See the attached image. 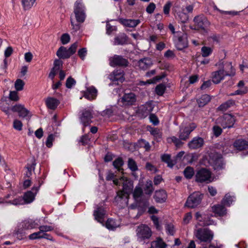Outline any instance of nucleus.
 <instances>
[{
	"instance_id": "4468645a",
	"label": "nucleus",
	"mask_w": 248,
	"mask_h": 248,
	"mask_svg": "<svg viewBox=\"0 0 248 248\" xmlns=\"http://www.w3.org/2000/svg\"><path fill=\"white\" fill-rule=\"evenodd\" d=\"M210 161L215 170H219L223 168L224 163L222 157L220 155L214 154Z\"/></svg>"
},
{
	"instance_id": "a211bd4d",
	"label": "nucleus",
	"mask_w": 248,
	"mask_h": 248,
	"mask_svg": "<svg viewBox=\"0 0 248 248\" xmlns=\"http://www.w3.org/2000/svg\"><path fill=\"white\" fill-rule=\"evenodd\" d=\"M204 143L202 138L199 137L194 138L188 143V146L191 149H196L201 147Z\"/></svg>"
},
{
	"instance_id": "4be33fe9",
	"label": "nucleus",
	"mask_w": 248,
	"mask_h": 248,
	"mask_svg": "<svg viewBox=\"0 0 248 248\" xmlns=\"http://www.w3.org/2000/svg\"><path fill=\"white\" fill-rule=\"evenodd\" d=\"M119 21L124 26L130 28H134L140 22L139 19H127L124 18H120Z\"/></svg>"
},
{
	"instance_id": "f257e3e1",
	"label": "nucleus",
	"mask_w": 248,
	"mask_h": 248,
	"mask_svg": "<svg viewBox=\"0 0 248 248\" xmlns=\"http://www.w3.org/2000/svg\"><path fill=\"white\" fill-rule=\"evenodd\" d=\"M113 183L117 186L122 185L123 190L117 192L115 201L121 208H124L128 204V197L133 189V182L124 176L119 179H114Z\"/></svg>"
},
{
	"instance_id": "aec40b11",
	"label": "nucleus",
	"mask_w": 248,
	"mask_h": 248,
	"mask_svg": "<svg viewBox=\"0 0 248 248\" xmlns=\"http://www.w3.org/2000/svg\"><path fill=\"white\" fill-rule=\"evenodd\" d=\"M97 91L93 86H90L87 88L86 91H85L84 96L88 100H93L95 99L97 96Z\"/></svg>"
},
{
	"instance_id": "c756f323",
	"label": "nucleus",
	"mask_w": 248,
	"mask_h": 248,
	"mask_svg": "<svg viewBox=\"0 0 248 248\" xmlns=\"http://www.w3.org/2000/svg\"><path fill=\"white\" fill-rule=\"evenodd\" d=\"M211 99L210 95L207 94H203L197 99L198 104L200 107H203L211 100Z\"/></svg>"
},
{
	"instance_id": "bf43d9fd",
	"label": "nucleus",
	"mask_w": 248,
	"mask_h": 248,
	"mask_svg": "<svg viewBox=\"0 0 248 248\" xmlns=\"http://www.w3.org/2000/svg\"><path fill=\"white\" fill-rule=\"evenodd\" d=\"M78 55L82 60H84L87 53L86 48L83 47L78 50Z\"/></svg>"
},
{
	"instance_id": "412c9836",
	"label": "nucleus",
	"mask_w": 248,
	"mask_h": 248,
	"mask_svg": "<svg viewBox=\"0 0 248 248\" xmlns=\"http://www.w3.org/2000/svg\"><path fill=\"white\" fill-rule=\"evenodd\" d=\"M233 147L237 150L242 151L248 148V141L242 139H237L233 142Z\"/></svg>"
},
{
	"instance_id": "c03bdc74",
	"label": "nucleus",
	"mask_w": 248,
	"mask_h": 248,
	"mask_svg": "<svg viewBox=\"0 0 248 248\" xmlns=\"http://www.w3.org/2000/svg\"><path fill=\"white\" fill-rule=\"evenodd\" d=\"M213 52V49L210 47L204 46L202 47L201 54L202 57H207L210 55Z\"/></svg>"
},
{
	"instance_id": "3c124183",
	"label": "nucleus",
	"mask_w": 248,
	"mask_h": 248,
	"mask_svg": "<svg viewBox=\"0 0 248 248\" xmlns=\"http://www.w3.org/2000/svg\"><path fill=\"white\" fill-rule=\"evenodd\" d=\"M128 168L132 171L138 170V166L136 162L132 158H129L128 160Z\"/></svg>"
},
{
	"instance_id": "69168bd1",
	"label": "nucleus",
	"mask_w": 248,
	"mask_h": 248,
	"mask_svg": "<svg viewBox=\"0 0 248 248\" xmlns=\"http://www.w3.org/2000/svg\"><path fill=\"white\" fill-rule=\"evenodd\" d=\"M62 61L59 59H56L54 62V66L52 68L57 71H58L60 69L61 67L62 66Z\"/></svg>"
},
{
	"instance_id": "20e7f679",
	"label": "nucleus",
	"mask_w": 248,
	"mask_h": 248,
	"mask_svg": "<svg viewBox=\"0 0 248 248\" xmlns=\"http://www.w3.org/2000/svg\"><path fill=\"white\" fill-rule=\"evenodd\" d=\"M38 224L35 221L31 219L25 220L22 222L18 227L16 232V237L18 239L21 240L25 235V230L36 228Z\"/></svg>"
},
{
	"instance_id": "49530a36",
	"label": "nucleus",
	"mask_w": 248,
	"mask_h": 248,
	"mask_svg": "<svg viewBox=\"0 0 248 248\" xmlns=\"http://www.w3.org/2000/svg\"><path fill=\"white\" fill-rule=\"evenodd\" d=\"M153 191L152 182L151 180H148L146 182L144 192L146 194L150 195Z\"/></svg>"
},
{
	"instance_id": "de8ad7c7",
	"label": "nucleus",
	"mask_w": 248,
	"mask_h": 248,
	"mask_svg": "<svg viewBox=\"0 0 248 248\" xmlns=\"http://www.w3.org/2000/svg\"><path fill=\"white\" fill-rule=\"evenodd\" d=\"M24 9L28 10L33 6L36 0H21Z\"/></svg>"
},
{
	"instance_id": "2f4dec72",
	"label": "nucleus",
	"mask_w": 248,
	"mask_h": 248,
	"mask_svg": "<svg viewBox=\"0 0 248 248\" xmlns=\"http://www.w3.org/2000/svg\"><path fill=\"white\" fill-rule=\"evenodd\" d=\"M119 226V222L112 219H108L106 223V227L110 230H113Z\"/></svg>"
},
{
	"instance_id": "1a4fd4ad",
	"label": "nucleus",
	"mask_w": 248,
	"mask_h": 248,
	"mask_svg": "<svg viewBox=\"0 0 248 248\" xmlns=\"http://www.w3.org/2000/svg\"><path fill=\"white\" fill-rule=\"evenodd\" d=\"M153 108L154 106L152 102H146L139 107L137 114L140 118H144L151 114Z\"/></svg>"
},
{
	"instance_id": "393cba45",
	"label": "nucleus",
	"mask_w": 248,
	"mask_h": 248,
	"mask_svg": "<svg viewBox=\"0 0 248 248\" xmlns=\"http://www.w3.org/2000/svg\"><path fill=\"white\" fill-rule=\"evenodd\" d=\"M109 77L110 79L113 81L122 82L124 80V74L120 70L114 71Z\"/></svg>"
},
{
	"instance_id": "864d4df0",
	"label": "nucleus",
	"mask_w": 248,
	"mask_h": 248,
	"mask_svg": "<svg viewBox=\"0 0 248 248\" xmlns=\"http://www.w3.org/2000/svg\"><path fill=\"white\" fill-rule=\"evenodd\" d=\"M166 90V86L163 84L158 85L155 88V93L158 95H162Z\"/></svg>"
},
{
	"instance_id": "9b49d317",
	"label": "nucleus",
	"mask_w": 248,
	"mask_h": 248,
	"mask_svg": "<svg viewBox=\"0 0 248 248\" xmlns=\"http://www.w3.org/2000/svg\"><path fill=\"white\" fill-rule=\"evenodd\" d=\"M194 22V29L205 30L209 25V22L207 19L203 15H199L195 16L193 19Z\"/></svg>"
},
{
	"instance_id": "c9c22d12",
	"label": "nucleus",
	"mask_w": 248,
	"mask_h": 248,
	"mask_svg": "<svg viewBox=\"0 0 248 248\" xmlns=\"http://www.w3.org/2000/svg\"><path fill=\"white\" fill-rule=\"evenodd\" d=\"M45 234H43L42 232H41L40 230H39V232H34L32 234H31L29 236V239L31 240H34L36 239H40V238H45L48 240H52L51 238L49 237H46Z\"/></svg>"
},
{
	"instance_id": "f8f14e48",
	"label": "nucleus",
	"mask_w": 248,
	"mask_h": 248,
	"mask_svg": "<svg viewBox=\"0 0 248 248\" xmlns=\"http://www.w3.org/2000/svg\"><path fill=\"white\" fill-rule=\"evenodd\" d=\"M109 64L111 66H127L128 64L127 60L122 56L115 55L109 59Z\"/></svg>"
},
{
	"instance_id": "ddd939ff",
	"label": "nucleus",
	"mask_w": 248,
	"mask_h": 248,
	"mask_svg": "<svg viewBox=\"0 0 248 248\" xmlns=\"http://www.w3.org/2000/svg\"><path fill=\"white\" fill-rule=\"evenodd\" d=\"M196 127L197 125L195 124L191 123L188 126L184 128H180L179 138L184 140H186L188 139L190 133L193 131Z\"/></svg>"
},
{
	"instance_id": "f03ea898",
	"label": "nucleus",
	"mask_w": 248,
	"mask_h": 248,
	"mask_svg": "<svg viewBox=\"0 0 248 248\" xmlns=\"http://www.w3.org/2000/svg\"><path fill=\"white\" fill-rule=\"evenodd\" d=\"M195 217L199 222L195 226L196 228L194 232V235L200 242L210 243L214 237L213 232L207 228H198V226H205L210 225L212 224L211 221L205 219V218H203L199 212L196 213Z\"/></svg>"
},
{
	"instance_id": "bb28decb",
	"label": "nucleus",
	"mask_w": 248,
	"mask_h": 248,
	"mask_svg": "<svg viewBox=\"0 0 248 248\" xmlns=\"http://www.w3.org/2000/svg\"><path fill=\"white\" fill-rule=\"evenodd\" d=\"M57 56L60 59H67L69 58L70 54L69 53L68 49L63 46L59 48L56 53Z\"/></svg>"
},
{
	"instance_id": "052dcab7",
	"label": "nucleus",
	"mask_w": 248,
	"mask_h": 248,
	"mask_svg": "<svg viewBox=\"0 0 248 248\" xmlns=\"http://www.w3.org/2000/svg\"><path fill=\"white\" fill-rule=\"evenodd\" d=\"M61 40L63 45L68 43L70 40V37L68 33H64L62 35Z\"/></svg>"
},
{
	"instance_id": "7c9ffc66",
	"label": "nucleus",
	"mask_w": 248,
	"mask_h": 248,
	"mask_svg": "<svg viewBox=\"0 0 248 248\" xmlns=\"http://www.w3.org/2000/svg\"><path fill=\"white\" fill-rule=\"evenodd\" d=\"M213 212L219 216H222L226 213V209L221 205H214L212 207Z\"/></svg>"
},
{
	"instance_id": "79ce46f5",
	"label": "nucleus",
	"mask_w": 248,
	"mask_h": 248,
	"mask_svg": "<svg viewBox=\"0 0 248 248\" xmlns=\"http://www.w3.org/2000/svg\"><path fill=\"white\" fill-rule=\"evenodd\" d=\"M182 140H181L180 138L178 139L175 136H172L168 139L169 142H171L174 143L177 147H180L182 145L183 142L181 141Z\"/></svg>"
},
{
	"instance_id": "b1692460",
	"label": "nucleus",
	"mask_w": 248,
	"mask_h": 248,
	"mask_svg": "<svg viewBox=\"0 0 248 248\" xmlns=\"http://www.w3.org/2000/svg\"><path fill=\"white\" fill-rule=\"evenodd\" d=\"M127 42V37L124 33L119 34L114 38L113 45L115 46L124 45Z\"/></svg>"
},
{
	"instance_id": "13d9d810",
	"label": "nucleus",
	"mask_w": 248,
	"mask_h": 248,
	"mask_svg": "<svg viewBox=\"0 0 248 248\" xmlns=\"http://www.w3.org/2000/svg\"><path fill=\"white\" fill-rule=\"evenodd\" d=\"M139 144L141 147L144 148L146 151H149L150 149L149 143L143 139L139 140Z\"/></svg>"
},
{
	"instance_id": "6e6d98bb",
	"label": "nucleus",
	"mask_w": 248,
	"mask_h": 248,
	"mask_svg": "<svg viewBox=\"0 0 248 248\" xmlns=\"http://www.w3.org/2000/svg\"><path fill=\"white\" fill-rule=\"evenodd\" d=\"M123 160L120 157L115 159L113 162V165L114 168L118 169L119 170H120V168L123 165Z\"/></svg>"
},
{
	"instance_id": "5701e85b",
	"label": "nucleus",
	"mask_w": 248,
	"mask_h": 248,
	"mask_svg": "<svg viewBox=\"0 0 248 248\" xmlns=\"http://www.w3.org/2000/svg\"><path fill=\"white\" fill-rule=\"evenodd\" d=\"M154 198L157 202L162 203L166 201L167 194L165 190H159L155 191Z\"/></svg>"
},
{
	"instance_id": "0e129e2a",
	"label": "nucleus",
	"mask_w": 248,
	"mask_h": 248,
	"mask_svg": "<svg viewBox=\"0 0 248 248\" xmlns=\"http://www.w3.org/2000/svg\"><path fill=\"white\" fill-rule=\"evenodd\" d=\"M19 97L16 91H11L9 93V99L12 101H17L19 100Z\"/></svg>"
},
{
	"instance_id": "774afa93",
	"label": "nucleus",
	"mask_w": 248,
	"mask_h": 248,
	"mask_svg": "<svg viewBox=\"0 0 248 248\" xmlns=\"http://www.w3.org/2000/svg\"><path fill=\"white\" fill-rule=\"evenodd\" d=\"M54 139V137L53 134H50L48 136L46 142V145L47 147L50 148L52 146V142Z\"/></svg>"
},
{
	"instance_id": "5fc2aeb1",
	"label": "nucleus",
	"mask_w": 248,
	"mask_h": 248,
	"mask_svg": "<svg viewBox=\"0 0 248 248\" xmlns=\"http://www.w3.org/2000/svg\"><path fill=\"white\" fill-rule=\"evenodd\" d=\"M248 92V89L247 87L239 88V89L235 91L234 92L231 93L230 95L233 96L236 95H243Z\"/></svg>"
},
{
	"instance_id": "ea45409f",
	"label": "nucleus",
	"mask_w": 248,
	"mask_h": 248,
	"mask_svg": "<svg viewBox=\"0 0 248 248\" xmlns=\"http://www.w3.org/2000/svg\"><path fill=\"white\" fill-rule=\"evenodd\" d=\"M77 10L79 12H86L85 7L81 0H78L75 3L74 12H75Z\"/></svg>"
},
{
	"instance_id": "a18cd8bd",
	"label": "nucleus",
	"mask_w": 248,
	"mask_h": 248,
	"mask_svg": "<svg viewBox=\"0 0 248 248\" xmlns=\"http://www.w3.org/2000/svg\"><path fill=\"white\" fill-rule=\"evenodd\" d=\"M184 174L187 179H190L194 175V170L191 167H187L184 171Z\"/></svg>"
},
{
	"instance_id": "39448f33",
	"label": "nucleus",
	"mask_w": 248,
	"mask_h": 248,
	"mask_svg": "<svg viewBox=\"0 0 248 248\" xmlns=\"http://www.w3.org/2000/svg\"><path fill=\"white\" fill-rule=\"evenodd\" d=\"M229 66L231 69L230 72L225 71L223 69H220L212 73V81L214 83L218 84L224 79L226 76H233L235 75V70L233 68L232 64L229 63Z\"/></svg>"
},
{
	"instance_id": "0eeeda50",
	"label": "nucleus",
	"mask_w": 248,
	"mask_h": 248,
	"mask_svg": "<svg viewBox=\"0 0 248 248\" xmlns=\"http://www.w3.org/2000/svg\"><path fill=\"white\" fill-rule=\"evenodd\" d=\"M175 46L178 50H182L188 45L187 35L182 32H177L174 36Z\"/></svg>"
},
{
	"instance_id": "a19ab883",
	"label": "nucleus",
	"mask_w": 248,
	"mask_h": 248,
	"mask_svg": "<svg viewBox=\"0 0 248 248\" xmlns=\"http://www.w3.org/2000/svg\"><path fill=\"white\" fill-rule=\"evenodd\" d=\"M5 202L14 205H23L25 204V202L21 197H16L13 200L6 201Z\"/></svg>"
},
{
	"instance_id": "423d86ee",
	"label": "nucleus",
	"mask_w": 248,
	"mask_h": 248,
	"mask_svg": "<svg viewBox=\"0 0 248 248\" xmlns=\"http://www.w3.org/2000/svg\"><path fill=\"white\" fill-rule=\"evenodd\" d=\"M235 120L231 114H225L217 119L216 123L220 125L223 128H230L233 127Z\"/></svg>"
},
{
	"instance_id": "4d7b16f0",
	"label": "nucleus",
	"mask_w": 248,
	"mask_h": 248,
	"mask_svg": "<svg viewBox=\"0 0 248 248\" xmlns=\"http://www.w3.org/2000/svg\"><path fill=\"white\" fill-rule=\"evenodd\" d=\"M39 230L42 232V233L45 234L46 232L51 231L53 230V227L49 225H43L39 227Z\"/></svg>"
},
{
	"instance_id": "58836bf2",
	"label": "nucleus",
	"mask_w": 248,
	"mask_h": 248,
	"mask_svg": "<svg viewBox=\"0 0 248 248\" xmlns=\"http://www.w3.org/2000/svg\"><path fill=\"white\" fill-rule=\"evenodd\" d=\"M234 199L235 197L234 196H231L229 194H227L223 199L222 203L225 205L230 206Z\"/></svg>"
},
{
	"instance_id": "6ab92c4d",
	"label": "nucleus",
	"mask_w": 248,
	"mask_h": 248,
	"mask_svg": "<svg viewBox=\"0 0 248 248\" xmlns=\"http://www.w3.org/2000/svg\"><path fill=\"white\" fill-rule=\"evenodd\" d=\"M105 215V211L102 207H98L94 211L95 219L102 224H104Z\"/></svg>"
},
{
	"instance_id": "09e8293b",
	"label": "nucleus",
	"mask_w": 248,
	"mask_h": 248,
	"mask_svg": "<svg viewBox=\"0 0 248 248\" xmlns=\"http://www.w3.org/2000/svg\"><path fill=\"white\" fill-rule=\"evenodd\" d=\"M142 194V189L140 186H136L134 192L133 197L136 200H138Z\"/></svg>"
},
{
	"instance_id": "dca6fc26",
	"label": "nucleus",
	"mask_w": 248,
	"mask_h": 248,
	"mask_svg": "<svg viewBox=\"0 0 248 248\" xmlns=\"http://www.w3.org/2000/svg\"><path fill=\"white\" fill-rule=\"evenodd\" d=\"M93 118V114L91 111L85 109L80 117L81 123L84 127L89 125L91 123V119Z\"/></svg>"
},
{
	"instance_id": "f3484780",
	"label": "nucleus",
	"mask_w": 248,
	"mask_h": 248,
	"mask_svg": "<svg viewBox=\"0 0 248 248\" xmlns=\"http://www.w3.org/2000/svg\"><path fill=\"white\" fill-rule=\"evenodd\" d=\"M121 99L123 105H131L136 101V96L134 93H125Z\"/></svg>"
},
{
	"instance_id": "9d476101",
	"label": "nucleus",
	"mask_w": 248,
	"mask_h": 248,
	"mask_svg": "<svg viewBox=\"0 0 248 248\" xmlns=\"http://www.w3.org/2000/svg\"><path fill=\"white\" fill-rule=\"evenodd\" d=\"M202 195L199 192H195L191 194L187 198L185 205L193 208L197 206L201 202Z\"/></svg>"
},
{
	"instance_id": "4c0bfd02",
	"label": "nucleus",
	"mask_w": 248,
	"mask_h": 248,
	"mask_svg": "<svg viewBox=\"0 0 248 248\" xmlns=\"http://www.w3.org/2000/svg\"><path fill=\"white\" fill-rule=\"evenodd\" d=\"M76 20L77 22L79 23H82L84 22L86 15V12H79L78 11H76L74 12Z\"/></svg>"
},
{
	"instance_id": "473e14b6",
	"label": "nucleus",
	"mask_w": 248,
	"mask_h": 248,
	"mask_svg": "<svg viewBox=\"0 0 248 248\" xmlns=\"http://www.w3.org/2000/svg\"><path fill=\"white\" fill-rule=\"evenodd\" d=\"M35 198V194L31 191L25 193L22 199L25 202V204L30 203L32 202Z\"/></svg>"
},
{
	"instance_id": "6e6552de",
	"label": "nucleus",
	"mask_w": 248,
	"mask_h": 248,
	"mask_svg": "<svg viewBox=\"0 0 248 248\" xmlns=\"http://www.w3.org/2000/svg\"><path fill=\"white\" fill-rule=\"evenodd\" d=\"M196 181L199 183H206L212 182L211 172L206 169H201L196 174Z\"/></svg>"
},
{
	"instance_id": "f704fd0d",
	"label": "nucleus",
	"mask_w": 248,
	"mask_h": 248,
	"mask_svg": "<svg viewBox=\"0 0 248 248\" xmlns=\"http://www.w3.org/2000/svg\"><path fill=\"white\" fill-rule=\"evenodd\" d=\"M167 244L160 238H157L155 241L152 242V246L154 248H166Z\"/></svg>"
},
{
	"instance_id": "680f3d73",
	"label": "nucleus",
	"mask_w": 248,
	"mask_h": 248,
	"mask_svg": "<svg viewBox=\"0 0 248 248\" xmlns=\"http://www.w3.org/2000/svg\"><path fill=\"white\" fill-rule=\"evenodd\" d=\"M166 229L169 234L173 235L174 234L175 230L173 225L171 224H167L166 226Z\"/></svg>"
},
{
	"instance_id": "603ef678",
	"label": "nucleus",
	"mask_w": 248,
	"mask_h": 248,
	"mask_svg": "<svg viewBox=\"0 0 248 248\" xmlns=\"http://www.w3.org/2000/svg\"><path fill=\"white\" fill-rule=\"evenodd\" d=\"M24 84L25 83L22 80L20 79H17L15 83V87L16 91H22L23 89Z\"/></svg>"
},
{
	"instance_id": "2eb2a0df",
	"label": "nucleus",
	"mask_w": 248,
	"mask_h": 248,
	"mask_svg": "<svg viewBox=\"0 0 248 248\" xmlns=\"http://www.w3.org/2000/svg\"><path fill=\"white\" fill-rule=\"evenodd\" d=\"M153 64V61L149 58H144L140 59L137 63V66L142 70H146L150 68Z\"/></svg>"
},
{
	"instance_id": "72a5a7b5",
	"label": "nucleus",
	"mask_w": 248,
	"mask_h": 248,
	"mask_svg": "<svg viewBox=\"0 0 248 248\" xmlns=\"http://www.w3.org/2000/svg\"><path fill=\"white\" fill-rule=\"evenodd\" d=\"M162 160L168 164V166L172 168L176 163V160H172L170 158V155L168 154H164L161 156Z\"/></svg>"
},
{
	"instance_id": "cd10ccee",
	"label": "nucleus",
	"mask_w": 248,
	"mask_h": 248,
	"mask_svg": "<svg viewBox=\"0 0 248 248\" xmlns=\"http://www.w3.org/2000/svg\"><path fill=\"white\" fill-rule=\"evenodd\" d=\"M175 18L182 23H186L188 19V16L183 11H174Z\"/></svg>"
},
{
	"instance_id": "37998d69",
	"label": "nucleus",
	"mask_w": 248,
	"mask_h": 248,
	"mask_svg": "<svg viewBox=\"0 0 248 248\" xmlns=\"http://www.w3.org/2000/svg\"><path fill=\"white\" fill-rule=\"evenodd\" d=\"M161 78V77H155L153 79H149L146 81H140L138 83V85L139 86H146L147 85H149L151 83H154L158 81Z\"/></svg>"
},
{
	"instance_id": "a878e982",
	"label": "nucleus",
	"mask_w": 248,
	"mask_h": 248,
	"mask_svg": "<svg viewBox=\"0 0 248 248\" xmlns=\"http://www.w3.org/2000/svg\"><path fill=\"white\" fill-rule=\"evenodd\" d=\"M60 104L59 100L53 97H47L46 100L47 107L50 109H55Z\"/></svg>"
},
{
	"instance_id": "e2e57ef3",
	"label": "nucleus",
	"mask_w": 248,
	"mask_h": 248,
	"mask_svg": "<svg viewBox=\"0 0 248 248\" xmlns=\"http://www.w3.org/2000/svg\"><path fill=\"white\" fill-rule=\"evenodd\" d=\"M22 124L21 121L18 120H15L13 123L14 128L18 131H20L22 128Z\"/></svg>"
},
{
	"instance_id": "e433bc0d",
	"label": "nucleus",
	"mask_w": 248,
	"mask_h": 248,
	"mask_svg": "<svg viewBox=\"0 0 248 248\" xmlns=\"http://www.w3.org/2000/svg\"><path fill=\"white\" fill-rule=\"evenodd\" d=\"M148 130L156 140H158L161 138V132L157 128L149 127Z\"/></svg>"
},
{
	"instance_id": "7ed1b4c3",
	"label": "nucleus",
	"mask_w": 248,
	"mask_h": 248,
	"mask_svg": "<svg viewBox=\"0 0 248 248\" xmlns=\"http://www.w3.org/2000/svg\"><path fill=\"white\" fill-rule=\"evenodd\" d=\"M136 232L138 241L143 244L147 243L152 235L151 229L146 225L138 226Z\"/></svg>"
},
{
	"instance_id": "c85d7f7f",
	"label": "nucleus",
	"mask_w": 248,
	"mask_h": 248,
	"mask_svg": "<svg viewBox=\"0 0 248 248\" xmlns=\"http://www.w3.org/2000/svg\"><path fill=\"white\" fill-rule=\"evenodd\" d=\"M235 104V101L233 100H228L225 102L220 105L217 108V110L221 111H225L231 107Z\"/></svg>"
},
{
	"instance_id": "338daca9",
	"label": "nucleus",
	"mask_w": 248,
	"mask_h": 248,
	"mask_svg": "<svg viewBox=\"0 0 248 248\" xmlns=\"http://www.w3.org/2000/svg\"><path fill=\"white\" fill-rule=\"evenodd\" d=\"M76 84L75 80L70 77L68 78L66 81V86L67 88H71L73 86L75 85Z\"/></svg>"
},
{
	"instance_id": "8fccbe9b",
	"label": "nucleus",
	"mask_w": 248,
	"mask_h": 248,
	"mask_svg": "<svg viewBox=\"0 0 248 248\" xmlns=\"http://www.w3.org/2000/svg\"><path fill=\"white\" fill-rule=\"evenodd\" d=\"M18 115L19 117L25 118L27 120L29 119L31 117V114H30L29 111L24 107L18 113Z\"/></svg>"
}]
</instances>
